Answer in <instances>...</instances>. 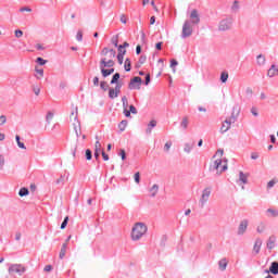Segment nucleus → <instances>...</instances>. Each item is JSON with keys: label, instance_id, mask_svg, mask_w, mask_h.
Segmentation results:
<instances>
[{"label": "nucleus", "instance_id": "obj_40", "mask_svg": "<svg viewBox=\"0 0 278 278\" xmlns=\"http://www.w3.org/2000/svg\"><path fill=\"white\" fill-rule=\"evenodd\" d=\"M275 184H278V179L274 178L267 184V188H274Z\"/></svg>", "mask_w": 278, "mask_h": 278}, {"label": "nucleus", "instance_id": "obj_9", "mask_svg": "<svg viewBox=\"0 0 278 278\" xmlns=\"http://www.w3.org/2000/svg\"><path fill=\"white\" fill-rule=\"evenodd\" d=\"M121 88H122L121 84H117L115 86V88H110L109 89V97H110V99H116V97H118V94H121Z\"/></svg>", "mask_w": 278, "mask_h": 278}, {"label": "nucleus", "instance_id": "obj_48", "mask_svg": "<svg viewBox=\"0 0 278 278\" xmlns=\"http://www.w3.org/2000/svg\"><path fill=\"white\" fill-rule=\"evenodd\" d=\"M100 88H101L102 90H104V92H105V90H108V83L101 81V83H100Z\"/></svg>", "mask_w": 278, "mask_h": 278}, {"label": "nucleus", "instance_id": "obj_61", "mask_svg": "<svg viewBox=\"0 0 278 278\" xmlns=\"http://www.w3.org/2000/svg\"><path fill=\"white\" fill-rule=\"evenodd\" d=\"M257 157H260V154H257L256 152L251 154V160H257Z\"/></svg>", "mask_w": 278, "mask_h": 278}, {"label": "nucleus", "instance_id": "obj_60", "mask_svg": "<svg viewBox=\"0 0 278 278\" xmlns=\"http://www.w3.org/2000/svg\"><path fill=\"white\" fill-rule=\"evenodd\" d=\"M119 155H121L122 160H126V157H127L125 150H121Z\"/></svg>", "mask_w": 278, "mask_h": 278}, {"label": "nucleus", "instance_id": "obj_56", "mask_svg": "<svg viewBox=\"0 0 278 278\" xmlns=\"http://www.w3.org/2000/svg\"><path fill=\"white\" fill-rule=\"evenodd\" d=\"M102 157H103L104 162H108L110 160V156L103 150H102Z\"/></svg>", "mask_w": 278, "mask_h": 278}, {"label": "nucleus", "instance_id": "obj_59", "mask_svg": "<svg viewBox=\"0 0 278 278\" xmlns=\"http://www.w3.org/2000/svg\"><path fill=\"white\" fill-rule=\"evenodd\" d=\"M34 92L36 97H38V94H40V87H34Z\"/></svg>", "mask_w": 278, "mask_h": 278}, {"label": "nucleus", "instance_id": "obj_55", "mask_svg": "<svg viewBox=\"0 0 278 278\" xmlns=\"http://www.w3.org/2000/svg\"><path fill=\"white\" fill-rule=\"evenodd\" d=\"M190 151H192V146H190V144L187 143V144L185 146V152H186V153H190Z\"/></svg>", "mask_w": 278, "mask_h": 278}, {"label": "nucleus", "instance_id": "obj_25", "mask_svg": "<svg viewBox=\"0 0 278 278\" xmlns=\"http://www.w3.org/2000/svg\"><path fill=\"white\" fill-rule=\"evenodd\" d=\"M227 264H228L227 258H222V260L219 261V268H220L222 270H226V269H227Z\"/></svg>", "mask_w": 278, "mask_h": 278}, {"label": "nucleus", "instance_id": "obj_33", "mask_svg": "<svg viewBox=\"0 0 278 278\" xmlns=\"http://www.w3.org/2000/svg\"><path fill=\"white\" fill-rule=\"evenodd\" d=\"M188 117H184L181 123H180V127H182V129H188Z\"/></svg>", "mask_w": 278, "mask_h": 278}, {"label": "nucleus", "instance_id": "obj_54", "mask_svg": "<svg viewBox=\"0 0 278 278\" xmlns=\"http://www.w3.org/2000/svg\"><path fill=\"white\" fill-rule=\"evenodd\" d=\"M20 12H31V8L23 7V8L20 9Z\"/></svg>", "mask_w": 278, "mask_h": 278}, {"label": "nucleus", "instance_id": "obj_23", "mask_svg": "<svg viewBox=\"0 0 278 278\" xmlns=\"http://www.w3.org/2000/svg\"><path fill=\"white\" fill-rule=\"evenodd\" d=\"M249 179V175L244 174L243 172L239 173V180L242 181L243 184H247Z\"/></svg>", "mask_w": 278, "mask_h": 278}, {"label": "nucleus", "instance_id": "obj_13", "mask_svg": "<svg viewBox=\"0 0 278 278\" xmlns=\"http://www.w3.org/2000/svg\"><path fill=\"white\" fill-rule=\"evenodd\" d=\"M190 18L194 25L199 24L201 18H199V12L197 10L191 11Z\"/></svg>", "mask_w": 278, "mask_h": 278}, {"label": "nucleus", "instance_id": "obj_15", "mask_svg": "<svg viewBox=\"0 0 278 278\" xmlns=\"http://www.w3.org/2000/svg\"><path fill=\"white\" fill-rule=\"evenodd\" d=\"M278 75V67L276 65H271L267 72L268 77H276Z\"/></svg>", "mask_w": 278, "mask_h": 278}, {"label": "nucleus", "instance_id": "obj_36", "mask_svg": "<svg viewBox=\"0 0 278 278\" xmlns=\"http://www.w3.org/2000/svg\"><path fill=\"white\" fill-rule=\"evenodd\" d=\"M157 125V122L155 119H152L150 123H149V128L147 129L148 134H151V128L152 127H155Z\"/></svg>", "mask_w": 278, "mask_h": 278}, {"label": "nucleus", "instance_id": "obj_2", "mask_svg": "<svg viewBox=\"0 0 278 278\" xmlns=\"http://www.w3.org/2000/svg\"><path fill=\"white\" fill-rule=\"evenodd\" d=\"M79 109H77V106L73 108L71 115H70V123L72 124V126L74 127V131L76 134V136H79V134H81V124H79Z\"/></svg>", "mask_w": 278, "mask_h": 278}, {"label": "nucleus", "instance_id": "obj_8", "mask_svg": "<svg viewBox=\"0 0 278 278\" xmlns=\"http://www.w3.org/2000/svg\"><path fill=\"white\" fill-rule=\"evenodd\" d=\"M232 123H236V116H231L230 118L224 121L220 127V132L225 134L226 131H229V129H231Z\"/></svg>", "mask_w": 278, "mask_h": 278}, {"label": "nucleus", "instance_id": "obj_50", "mask_svg": "<svg viewBox=\"0 0 278 278\" xmlns=\"http://www.w3.org/2000/svg\"><path fill=\"white\" fill-rule=\"evenodd\" d=\"M245 94H247L248 97H251V94H253V89H252L251 87H247V89H245Z\"/></svg>", "mask_w": 278, "mask_h": 278}, {"label": "nucleus", "instance_id": "obj_45", "mask_svg": "<svg viewBox=\"0 0 278 278\" xmlns=\"http://www.w3.org/2000/svg\"><path fill=\"white\" fill-rule=\"evenodd\" d=\"M5 123H8V117H5V115H1L0 116V125H5Z\"/></svg>", "mask_w": 278, "mask_h": 278}, {"label": "nucleus", "instance_id": "obj_10", "mask_svg": "<svg viewBox=\"0 0 278 278\" xmlns=\"http://www.w3.org/2000/svg\"><path fill=\"white\" fill-rule=\"evenodd\" d=\"M211 194H212V188L207 187L203 190L202 197H201V200H200L202 205H205V203H207V201L210 200Z\"/></svg>", "mask_w": 278, "mask_h": 278}, {"label": "nucleus", "instance_id": "obj_22", "mask_svg": "<svg viewBox=\"0 0 278 278\" xmlns=\"http://www.w3.org/2000/svg\"><path fill=\"white\" fill-rule=\"evenodd\" d=\"M36 77H37V79H42V77H45V70L43 68H38V67H36Z\"/></svg>", "mask_w": 278, "mask_h": 278}, {"label": "nucleus", "instance_id": "obj_30", "mask_svg": "<svg viewBox=\"0 0 278 278\" xmlns=\"http://www.w3.org/2000/svg\"><path fill=\"white\" fill-rule=\"evenodd\" d=\"M118 79H121V74H118V73H115L114 75H113V77H112V79H111V84H119L118 83Z\"/></svg>", "mask_w": 278, "mask_h": 278}, {"label": "nucleus", "instance_id": "obj_29", "mask_svg": "<svg viewBox=\"0 0 278 278\" xmlns=\"http://www.w3.org/2000/svg\"><path fill=\"white\" fill-rule=\"evenodd\" d=\"M27 194H29V189L28 188L20 189V191H18L20 197H27Z\"/></svg>", "mask_w": 278, "mask_h": 278}, {"label": "nucleus", "instance_id": "obj_37", "mask_svg": "<svg viewBox=\"0 0 278 278\" xmlns=\"http://www.w3.org/2000/svg\"><path fill=\"white\" fill-rule=\"evenodd\" d=\"M118 127H119V131H125V129L127 128V121H122Z\"/></svg>", "mask_w": 278, "mask_h": 278}, {"label": "nucleus", "instance_id": "obj_1", "mask_svg": "<svg viewBox=\"0 0 278 278\" xmlns=\"http://www.w3.org/2000/svg\"><path fill=\"white\" fill-rule=\"evenodd\" d=\"M148 228L144 223H136L131 229L130 238L134 242L141 240V238L147 233Z\"/></svg>", "mask_w": 278, "mask_h": 278}, {"label": "nucleus", "instance_id": "obj_43", "mask_svg": "<svg viewBox=\"0 0 278 278\" xmlns=\"http://www.w3.org/2000/svg\"><path fill=\"white\" fill-rule=\"evenodd\" d=\"M264 229H266V226H265L264 224H260V225L257 226V232H258V233H263Z\"/></svg>", "mask_w": 278, "mask_h": 278}, {"label": "nucleus", "instance_id": "obj_47", "mask_svg": "<svg viewBox=\"0 0 278 278\" xmlns=\"http://www.w3.org/2000/svg\"><path fill=\"white\" fill-rule=\"evenodd\" d=\"M37 62L40 64V66H45V64H47V60L42 58H37Z\"/></svg>", "mask_w": 278, "mask_h": 278}, {"label": "nucleus", "instance_id": "obj_41", "mask_svg": "<svg viewBox=\"0 0 278 278\" xmlns=\"http://www.w3.org/2000/svg\"><path fill=\"white\" fill-rule=\"evenodd\" d=\"M85 155H86V160L88 161L92 160V151H90V149L86 150Z\"/></svg>", "mask_w": 278, "mask_h": 278}, {"label": "nucleus", "instance_id": "obj_19", "mask_svg": "<svg viewBox=\"0 0 278 278\" xmlns=\"http://www.w3.org/2000/svg\"><path fill=\"white\" fill-rule=\"evenodd\" d=\"M68 247L66 245V243L62 244V248H61V251H60V254H59L60 260H64V257L66 256V249Z\"/></svg>", "mask_w": 278, "mask_h": 278}, {"label": "nucleus", "instance_id": "obj_28", "mask_svg": "<svg viewBox=\"0 0 278 278\" xmlns=\"http://www.w3.org/2000/svg\"><path fill=\"white\" fill-rule=\"evenodd\" d=\"M267 214H269V216H271L273 218H277L278 216V212L275 208H268Z\"/></svg>", "mask_w": 278, "mask_h": 278}, {"label": "nucleus", "instance_id": "obj_63", "mask_svg": "<svg viewBox=\"0 0 278 278\" xmlns=\"http://www.w3.org/2000/svg\"><path fill=\"white\" fill-rule=\"evenodd\" d=\"M93 86H99V77L93 78Z\"/></svg>", "mask_w": 278, "mask_h": 278}, {"label": "nucleus", "instance_id": "obj_5", "mask_svg": "<svg viewBox=\"0 0 278 278\" xmlns=\"http://www.w3.org/2000/svg\"><path fill=\"white\" fill-rule=\"evenodd\" d=\"M231 25H233V17L228 16L219 22L218 29L219 31H227L231 29Z\"/></svg>", "mask_w": 278, "mask_h": 278}, {"label": "nucleus", "instance_id": "obj_16", "mask_svg": "<svg viewBox=\"0 0 278 278\" xmlns=\"http://www.w3.org/2000/svg\"><path fill=\"white\" fill-rule=\"evenodd\" d=\"M247 227H249V220L244 219L239 225V233H244V231H247Z\"/></svg>", "mask_w": 278, "mask_h": 278}, {"label": "nucleus", "instance_id": "obj_53", "mask_svg": "<svg viewBox=\"0 0 278 278\" xmlns=\"http://www.w3.org/2000/svg\"><path fill=\"white\" fill-rule=\"evenodd\" d=\"M119 21H121V23H123L124 25L127 24V16H125V14H122Z\"/></svg>", "mask_w": 278, "mask_h": 278}, {"label": "nucleus", "instance_id": "obj_20", "mask_svg": "<svg viewBox=\"0 0 278 278\" xmlns=\"http://www.w3.org/2000/svg\"><path fill=\"white\" fill-rule=\"evenodd\" d=\"M256 60H257L258 66H264L266 64V56L262 54H258Z\"/></svg>", "mask_w": 278, "mask_h": 278}, {"label": "nucleus", "instance_id": "obj_21", "mask_svg": "<svg viewBox=\"0 0 278 278\" xmlns=\"http://www.w3.org/2000/svg\"><path fill=\"white\" fill-rule=\"evenodd\" d=\"M101 73L103 77H109V75H112V73H114V68L105 70V67H101Z\"/></svg>", "mask_w": 278, "mask_h": 278}, {"label": "nucleus", "instance_id": "obj_31", "mask_svg": "<svg viewBox=\"0 0 278 278\" xmlns=\"http://www.w3.org/2000/svg\"><path fill=\"white\" fill-rule=\"evenodd\" d=\"M15 140H16V142H17V147L20 148V149H27L26 147H25V143H23V142H21V136H16L15 137Z\"/></svg>", "mask_w": 278, "mask_h": 278}, {"label": "nucleus", "instance_id": "obj_11", "mask_svg": "<svg viewBox=\"0 0 278 278\" xmlns=\"http://www.w3.org/2000/svg\"><path fill=\"white\" fill-rule=\"evenodd\" d=\"M192 35V25L190 22L186 21L182 26V36H191Z\"/></svg>", "mask_w": 278, "mask_h": 278}, {"label": "nucleus", "instance_id": "obj_32", "mask_svg": "<svg viewBox=\"0 0 278 278\" xmlns=\"http://www.w3.org/2000/svg\"><path fill=\"white\" fill-rule=\"evenodd\" d=\"M228 79H229V74L226 73V72L222 73V75H220V81H222L223 84H226Z\"/></svg>", "mask_w": 278, "mask_h": 278}, {"label": "nucleus", "instance_id": "obj_38", "mask_svg": "<svg viewBox=\"0 0 278 278\" xmlns=\"http://www.w3.org/2000/svg\"><path fill=\"white\" fill-rule=\"evenodd\" d=\"M3 166H5V156L0 154V170H3Z\"/></svg>", "mask_w": 278, "mask_h": 278}, {"label": "nucleus", "instance_id": "obj_57", "mask_svg": "<svg viewBox=\"0 0 278 278\" xmlns=\"http://www.w3.org/2000/svg\"><path fill=\"white\" fill-rule=\"evenodd\" d=\"M177 64H179V63L177 62V60L173 59V60L170 61V67H172V68H175V66H177Z\"/></svg>", "mask_w": 278, "mask_h": 278}, {"label": "nucleus", "instance_id": "obj_18", "mask_svg": "<svg viewBox=\"0 0 278 278\" xmlns=\"http://www.w3.org/2000/svg\"><path fill=\"white\" fill-rule=\"evenodd\" d=\"M269 271L271 275H278V263L277 262L271 263V265L269 267Z\"/></svg>", "mask_w": 278, "mask_h": 278}, {"label": "nucleus", "instance_id": "obj_51", "mask_svg": "<svg viewBox=\"0 0 278 278\" xmlns=\"http://www.w3.org/2000/svg\"><path fill=\"white\" fill-rule=\"evenodd\" d=\"M129 112H130V114H138V110H136V106H134V105L129 106Z\"/></svg>", "mask_w": 278, "mask_h": 278}, {"label": "nucleus", "instance_id": "obj_35", "mask_svg": "<svg viewBox=\"0 0 278 278\" xmlns=\"http://www.w3.org/2000/svg\"><path fill=\"white\" fill-rule=\"evenodd\" d=\"M101 141L97 140L94 143V152H103V150H101Z\"/></svg>", "mask_w": 278, "mask_h": 278}, {"label": "nucleus", "instance_id": "obj_6", "mask_svg": "<svg viewBox=\"0 0 278 278\" xmlns=\"http://www.w3.org/2000/svg\"><path fill=\"white\" fill-rule=\"evenodd\" d=\"M140 86H142V78L136 76L130 80L128 88L129 90H140Z\"/></svg>", "mask_w": 278, "mask_h": 278}, {"label": "nucleus", "instance_id": "obj_24", "mask_svg": "<svg viewBox=\"0 0 278 278\" xmlns=\"http://www.w3.org/2000/svg\"><path fill=\"white\" fill-rule=\"evenodd\" d=\"M159 191L160 187L157 185H153L152 188L150 189L151 197H155V194H157Z\"/></svg>", "mask_w": 278, "mask_h": 278}, {"label": "nucleus", "instance_id": "obj_64", "mask_svg": "<svg viewBox=\"0 0 278 278\" xmlns=\"http://www.w3.org/2000/svg\"><path fill=\"white\" fill-rule=\"evenodd\" d=\"M15 36H23V30L16 29L15 30Z\"/></svg>", "mask_w": 278, "mask_h": 278}, {"label": "nucleus", "instance_id": "obj_62", "mask_svg": "<svg viewBox=\"0 0 278 278\" xmlns=\"http://www.w3.org/2000/svg\"><path fill=\"white\" fill-rule=\"evenodd\" d=\"M251 112H252L253 116H257V108H252Z\"/></svg>", "mask_w": 278, "mask_h": 278}, {"label": "nucleus", "instance_id": "obj_52", "mask_svg": "<svg viewBox=\"0 0 278 278\" xmlns=\"http://www.w3.org/2000/svg\"><path fill=\"white\" fill-rule=\"evenodd\" d=\"M45 273H51V270H53V266L51 265H46L43 268Z\"/></svg>", "mask_w": 278, "mask_h": 278}, {"label": "nucleus", "instance_id": "obj_3", "mask_svg": "<svg viewBox=\"0 0 278 278\" xmlns=\"http://www.w3.org/2000/svg\"><path fill=\"white\" fill-rule=\"evenodd\" d=\"M102 53L104 55H110V59H102L100 64H101V68H112V66H114V58H116V51H114L113 49L109 50V49H104L102 51Z\"/></svg>", "mask_w": 278, "mask_h": 278}, {"label": "nucleus", "instance_id": "obj_42", "mask_svg": "<svg viewBox=\"0 0 278 278\" xmlns=\"http://www.w3.org/2000/svg\"><path fill=\"white\" fill-rule=\"evenodd\" d=\"M66 225H68V216H66L63 223L61 224V229H66Z\"/></svg>", "mask_w": 278, "mask_h": 278}, {"label": "nucleus", "instance_id": "obj_17", "mask_svg": "<svg viewBox=\"0 0 278 278\" xmlns=\"http://www.w3.org/2000/svg\"><path fill=\"white\" fill-rule=\"evenodd\" d=\"M275 242H277V237L271 236L267 241V249H275Z\"/></svg>", "mask_w": 278, "mask_h": 278}, {"label": "nucleus", "instance_id": "obj_58", "mask_svg": "<svg viewBox=\"0 0 278 278\" xmlns=\"http://www.w3.org/2000/svg\"><path fill=\"white\" fill-rule=\"evenodd\" d=\"M136 53L137 55H140V53H142V48L140 47V45L136 47Z\"/></svg>", "mask_w": 278, "mask_h": 278}, {"label": "nucleus", "instance_id": "obj_7", "mask_svg": "<svg viewBox=\"0 0 278 278\" xmlns=\"http://www.w3.org/2000/svg\"><path fill=\"white\" fill-rule=\"evenodd\" d=\"M25 268L21 264H13L9 267V274L11 275H23Z\"/></svg>", "mask_w": 278, "mask_h": 278}, {"label": "nucleus", "instance_id": "obj_27", "mask_svg": "<svg viewBox=\"0 0 278 278\" xmlns=\"http://www.w3.org/2000/svg\"><path fill=\"white\" fill-rule=\"evenodd\" d=\"M124 68L127 73H129V71H131V61L129 59L125 60Z\"/></svg>", "mask_w": 278, "mask_h": 278}, {"label": "nucleus", "instance_id": "obj_12", "mask_svg": "<svg viewBox=\"0 0 278 278\" xmlns=\"http://www.w3.org/2000/svg\"><path fill=\"white\" fill-rule=\"evenodd\" d=\"M122 102H123V108H124V114L127 118H129L130 112H129V110H127V108L129 106V101L127 100V97L124 96L122 98Z\"/></svg>", "mask_w": 278, "mask_h": 278}, {"label": "nucleus", "instance_id": "obj_14", "mask_svg": "<svg viewBox=\"0 0 278 278\" xmlns=\"http://www.w3.org/2000/svg\"><path fill=\"white\" fill-rule=\"evenodd\" d=\"M261 250H262V240L257 239L253 247V254L257 255Z\"/></svg>", "mask_w": 278, "mask_h": 278}, {"label": "nucleus", "instance_id": "obj_39", "mask_svg": "<svg viewBox=\"0 0 278 278\" xmlns=\"http://www.w3.org/2000/svg\"><path fill=\"white\" fill-rule=\"evenodd\" d=\"M223 150H217L216 154L213 156V160H220L223 157Z\"/></svg>", "mask_w": 278, "mask_h": 278}, {"label": "nucleus", "instance_id": "obj_26", "mask_svg": "<svg viewBox=\"0 0 278 278\" xmlns=\"http://www.w3.org/2000/svg\"><path fill=\"white\" fill-rule=\"evenodd\" d=\"M232 12H238L240 10V2L238 0H235L231 5Z\"/></svg>", "mask_w": 278, "mask_h": 278}, {"label": "nucleus", "instance_id": "obj_46", "mask_svg": "<svg viewBox=\"0 0 278 278\" xmlns=\"http://www.w3.org/2000/svg\"><path fill=\"white\" fill-rule=\"evenodd\" d=\"M123 55H125V51L123 53L117 54V62L118 64H123Z\"/></svg>", "mask_w": 278, "mask_h": 278}, {"label": "nucleus", "instance_id": "obj_44", "mask_svg": "<svg viewBox=\"0 0 278 278\" xmlns=\"http://www.w3.org/2000/svg\"><path fill=\"white\" fill-rule=\"evenodd\" d=\"M135 182L140 184V172H137L134 176Z\"/></svg>", "mask_w": 278, "mask_h": 278}, {"label": "nucleus", "instance_id": "obj_49", "mask_svg": "<svg viewBox=\"0 0 278 278\" xmlns=\"http://www.w3.org/2000/svg\"><path fill=\"white\" fill-rule=\"evenodd\" d=\"M170 147H173V142L167 141L164 147L165 151H170Z\"/></svg>", "mask_w": 278, "mask_h": 278}, {"label": "nucleus", "instance_id": "obj_34", "mask_svg": "<svg viewBox=\"0 0 278 278\" xmlns=\"http://www.w3.org/2000/svg\"><path fill=\"white\" fill-rule=\"evenodd\" d=\"M46 121H47L48 125H51V123H53V113L48 112V114L46 116Z\"/></svg>", "mask_w": 278, "mask_h": 278}, {"label": "nucleus", "instance_id": "obj_4", "mask_svg": "<svg viewBox=\"0 0 278 278\" xmlns=\"http://www.w3.org/2000/svg\"><path fill=\"white\" fill-rule=\"evenodd\" d=\"M212 170H216L217 175L227 170V162H223V159H215L211 165Z\"/></svg>", "mask_w": 278, "mask_h": 278}]
</instances>
